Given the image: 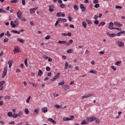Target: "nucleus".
Listing matches in <instances>:
<instances>
[{
	"instance_id": "obj_1",
	"label": "nucleus",
	"mask_w": 125,
	"mask_h": 125,
	"mask_svg": "<svg viewBox=\"0 0 125 125\" xmlns=\"http://www.w3.org/2000/svg\"><path fill=\"white\" fill-rule=\"evenodd\" d=\"M18 19H17L16 20H15L14 21V23H13V21H11L10 24L12 26V28H16V27L18 26V25H19V23H18Z\"/></svg>"
},
{
	"instance_id": "obj_2",
	"label": "nucleus",
	"mask_w": 125,
	"mask_h": 125,
	"mask_svg": "<svg viewBox=\"0 0 125 125\" xmlns=\"http://www.w3.org/2000/svg\"><path fill=\"white\" fill-rule=\"evenodd\" d=\"M86 119L87 122H89L90 123H92V122H94V121H95V120H96L97 118H96V117L95 116H92L91 117H86Z\"/></svg>"
},
{
	"instance_id": "obj_3",
	"label": "nucleus",
	"mask_w": 125,
	"mask_h": 125,
	"mask_svg": "<svg viewBox=\"0 0 125 125\" xmlns=\"http://www.w3.org/2000/svg\"><path fill=\"white\" fill-rule=\"evenodd\" d=\"M74 118H75L74 117V116L71 115L69 117H64L62 119V121L63 122H67V121H72V120H73V119H74Z\"/></svg>"
},
{
	"instance_id": "obj_4",
	"label": "nucleus",
	"mask_w": 125,
	"mask_h": 125,
	"mask_svg": "<svg viewBox=\"0 0 125 125\" xmlns=\"http://www.w3.org/2000/svg\"><path fill=\"white\" fill-rule=\"evenodd\" d=\"M58 43H60V44H65L66 46H69V43L66 41H58Z\"/></svg>"
},
{
	"instance_id": "obj_5",
	"label": "nucleus",
	"mask_w": 125,
	"mask_h": 125,
	"mask_svg": "<svg viewBox=\"0 0 125 125\" xmlns=\"http://www.w3.org/2000/svg\"><path fill=\"white\" fill-rule=\"evenodd\" d=\"M7 74V67H4V69L2 74V79H4Z\"/></svg>"
},
{
	"instance_id": "obj_6",
	"label": "nucleus",
	"mask_w": 125,
	"mask_h": 125,
	"mask_svg": "<svg viewBox=\"0 0 125 125\" xmlns=\"http://www.w3.org/2000/svg\"><path fill=\"white\" fill-rule=\"evenodd\" d=\"M54 8H55V6L54 5H51L49 6V10L51 13L54 11Z\"/></svg>"
},
{
	"instance_id": "obj_7",
	"label": "nucleus",
	"mask_w": 125,
	"mask_h": 125,
	"mask_svg": "<svg viewBox=\"0 0 125 125\" xmlns=\"http://www.w3.org/2000/svg\"><path fill=\"white\" fill-rule=\"evenodd\" d=\"M59 76H60V73L58 72L57 73V75L55 76L53 78L51 79V82H54V81L59 78Z\"/></svg>"
},
{
	"instance_id": "obj_8",
	"label": "nucleus",
	"mask_w": 125,
	"mask_h": 125,
	"mask_svg": "<svg viewBox=\"0 0 125 125\" xmlns=\"http://www.w3.org/2000/svg\"><path fill=\"white\" fill-rule=\"evenodd\" d=\"M116 44L118 45V46H120V47H123L125 44H124V43L121 41H118L116 42Z\"/></svg>"
},
{
	"instance_id": "obj_9",
	"label": "nucleus",
	"mask_w": 125,
	"mask_h": 125,
	"mask_svg": "<svg viewBox=\"0 0 125 125\" xmlns=\"http://www.w3.org/2000/svg\"><path fill=\"white\" fill-rule=\"evenodd\" d=\"M113 26H114V23L113 22H110L108 26V29H110V30H114L115 27H113Z\"/></svg>"
},
{
	"instance_id": "obj_10",
	"label": "nucleus",
	"mask_w": 125,
	"mask_h": 125,
	"mask_svg": "<svg viewBox=\"0 0 125 125\" xmlns=\"http://www.w3.org/2000/svg\"><path fill=\"white\" fill-rule=\"evenodd\" d=\"M93 94H88L86 95H84L82 97V99H84L86 98H88V97H90L91 96H92Z\"/></svg>"
},
{
	"instance_id": "obj_11",
	"label": "nucleus",
	"mask_w": 125,
	"mask_h": 125,
	"mask_svg": "<svg viewBox=\"0 0 125 125\" xmlns=\"http://www.w3.org/2000/svg\"><path fill=\"white\" fill-rule=\"evenodd\" d=\"M37 9H38V8L35 7L34 8L30 9L29 10V11L31 14H33V13H35V12H36V10H37Z\"/></svg>"
},
{
	"instance_id": "obj_12",
	"label": "nucleus",
	"mask_w": 125,
	"mask_h": 125,
	"mask_svg": "<svg viewBox=\"0 0 125 125\" xmlns=\"http://www.w3.org/2000/svg\"><path fill=\"white\" fill-rule=\"evenodd\" d=\"M17 17L19 18V19H21V17L22 16V12L20 11H18L17 13Z\"/></svg>"
},
{
	"instance_id": "obj_13",
	"label": "nucleus",
	"mask_w": 125,
	"mask_h": 125,
	"mask_svg": "<svg viewBox=\"0 0 125 125\" xmlns=\"http://www.w3.org/2000/svg\"><path fill=\"white\" fill-rule=\"evenodd\" d=\"M14 53H17L20 52V50H19V48L18 47L16 46L13 50Z\"/></svg>"
},
{
	"instance_id": "obj_14",
	"label": "nucleus",
	"mask_w": 125,
	"mask_h": 125,
	"mask_svg": "<svg viewBox=\"0 0 125 125\" xmlns=\"http://www.w3.org/2000/svg\"><path fill=\"white\" fill-rule=\"evenodd\" d=\"M48 121L50 122L51 124H54V125H56V121H54L52 118H48Z\"/></svg>"
},
{
	"instance_id": "obj_15",
	"label": "nucleus",
	"mask_w": 125,
	"mask_h": 125,
	"mask_svg": "<svg viewBox=\"0 0 125 125\" xmlns=\"http://www.w3.org/2000/svg\"><path fill=\"white\" fill-rule=\"evenodd\" d=\"M42 111L43 113H46L47 112V107H43L42 108Z\"/></svg>"
},
{
	"instance_id": "obj_16",
	"label": "nucleus",
	"mask_w": 125,
	"mask_h": 125,
	"mask_svg": "<svg viewBox=\"0 0 125 125\" xmlns=\"http://www.w3.org/2000/svg\"><path fill=\"white\" fill-rule=\"evenodd\" d=\"M58 20L60 22H67V19L59 18Z\"/></svg>"
},
{
	"instance_id": "obj_17",
	"label": "nucleus",
	"mask_w": 125,
	"mask_h": 125,
	"mask_svg": "<svg viewBox=\"0 0 125 125\" xmlns=\"http://www.w3.org/2000/svg\"><path fill=\"white\" fill-rule=\"evenodd\" d=\"M82 26L85 29L86 28V27H87V25L86 24V22H85V21H83L82 22Z\"/></svg>"
},
{
	"instance_id": "obj_18",
	"label": "nucleus",
	"mask_w": 125,
	"mask_h": 125,
	"mask_svg": "<svg viewBox=\"0 0 125 125\" xmlns=\"http://www.w3.org/2000/svg\"><path fill=\"white\" fill-rule=\"evenodd\" d=\"M17 41L19 42H21V43H25V40L21 39L20 38H18Z\"/></svg>"
},
{
	"instance_id": "obj_19",
	"label": "nucleus",
	"mask_w": 125,
	"mask_h": 125,
	"mask_svg": "<svg viewBox=\"0 0 125 125\" xmlns=\"http://www.w3.org/2000/svg\"><path fill=\"white\" fill-rule=\"evenodd\" d=\"M88 124V121L87 120H84L81 123V125H87Z\"/></svg>"
},
{
	"instance_id": "obj_20",
	"label": "nucleus",
	"mask_w": 125,
	"mask_h": 125,
	"mask_svg": "<svg viewBox=\"0 0 125 125\" xmlns=\"http://www.w3.org/2000/svg\"><path fill=\"white\" fill-rule=\"evenodd\" d=\"M122 64V61H118L117 62H115V65L116 66H121V64Z\"/></svg>"
},
{
	"instance_id": "obj_21",
	"label": "nucleus",
	"mask_w": 125,
	"mask_h": 125,
	"mask_svg": "<svg viewBox=\"0 0 125 125\" xmlns=\"http://www.w3.org/2000/svg\"><path fill=\"white\" fill-rule=\"evenodd\" d=\"M11 33H13L14 34H18V35L20 34V32L17 30H11Z\"/></svg>"
},
{
	"instance_id": "obj_22",
	"label": "nucleus",
	"mask_w": 125,
	"mask_h": 125,
	"mask_svg": "<svg viewBox=\"0 0 125 125\" xmlns=\"http://www.w3.org/2000/svg\"><path fill=\"white\" fill-rule=\"evenodd\" d=\"M60 4H61L60 7L61 8H65V7H66V5L63 4L62 2V3H60Z\"/></svg>"
},
{
	"instance_id": "obj_23",
	"label": "nucleus",
	"mask_w": 125,
	"mask_h": 125,
	"mask_svg": "<svg viewBox=\"0 0 125 125\" xmlns=\"http://www.w3.org/2000/svg\"><path fill=\"white\" fill-rule=\"evenodd\" d=\"M42 75V70L40 69L38 71V76L39 77H41Z\"/></svg>"
},
{
	"instance_id": "obj_24",
	"label": "nucleus",
	"mask_w": 125,
	"mask_h": 125,
	"mask_svg": "<svg viewBox=\"0 0 125 125\" xmlns=\"http://www.w3.org/2000/svg\"><path fill=\"white\" fill-rule=\"evenodd\" d=\"M12 63H13L12 61H8V64H9V68H11V66H12Z\"/></svg>"
},
{
	"instance_id": "obj_25",
	"label": "nucleus",
	"mask_w": 125,
	"mask_h": 125,
	"mask_svg": "<svg viewBox=\"0 0 125 125\" xmlns=\"http://www.w3.org/2000/svg\"><path fill=\"white\" fill-rule=\"evenodd\" d=\"M68 66H69V63H68V62H65L64 70H67Z\"/></svg>"
},
{
	"instance_id": "obj_26",
	"label": "nucleus",
	"mask_w": 125,
	"mask_h": 125,
	"mask_svg": "<svg viewBox=\"0 0 125 125\" xmlns=\"http://www.w3.org/2000/svg\"><path fill=\"white\" fill-rule=\"evenodd\" d=\"M73 7H74V9H75L76 11L79 10V7L77 5L74 4Z\"/></svg>"
},
{
	"instance_id": "obj_27",
	"label": "nucleus",
	"mask_w": 125,
	"mask_h": 125,
	"mask_svg": "<svg viewBox=\"0 0 125 125\" xmlns=\"http://www.w3.org/2000/svg\"><path fill=\"white\" fill-rule=\"evenodd\" d=\"M73 51H74V50L71 49L67 50L66 51V52H67V53H73Z\"/></svg>"
},
{
	"instance_id": "obj_28",
	"label": "nucleus",
	"mask_w": 125,
	"mask_h": 125,
	"mask_svg": "<svg viewBox=\"0 0 125 125\" xmlns=\"http://www.w3.org/2000/svg\"><path fill=\"white\" fill-rule=\"evenodd\" d=\"M12 112H9L7 113L8 117H13Z\"/></svg>"
},
{
	"instance_id": "obj_29",
	"label": "nucleus",
	"mask_w": 125,
	"mask_h": 125,
	"mask_svg": "<svg viewBox=\"0 0 125 125\" xmlns=\"http://www.w3.org/2000/svg\"><path fill=\"white\" fill-rule=\"evenodd\" d=\"M12 118H14V119H16V118H18V114L16 113L13 114Z\"/></svg>"
},
{
	"instance_id": "obj_30",
	"label": "nucleus",
	"mask_w": 125,
	"mask_h": 125,
	"mask_svg": "<svg viewBox=\"0 0 125 125\" xmlns=\"http://www.w3.org/2000/svg\"><path fill=\"white\" fill-rule=\"evenodd\" d=\"M24 64L26 66V67H28V62H27V59H25L24 60Z\"/></svg>"
},
{
	"instance_id": "obj_31",
	"label": "nucleus",
	"mask_w": 125,
	"mask_h": 125,
	"mask_svg": "<svg viewBox=\"0 0 125 125\" xmlns=\"http://www.w3.org/2000/svg\"><path fill=\"white\" fill-rule=\"evenodd\" d=\"M55 108H57V109H60V108H62V107H61V105L59 104L55 105Z\"/></svg>"
},
{
	"instance_id": "obj_32",
	"label": "nucleus",
	"mask_w": 125,
	"mask_h": 125,
	"mask_svg": "<svg viewBox=\"0 0 125 125\" xmlns=\"http://www.w3.org/2000/svg\"><path fill=\"white\" fill-rule=\"evenodd\" d=\"M86 22L89 25L92 23L91 21L90 20H86Z\"/></svg>"
},
{
	"instance_id": "obj_33",
	"label": "nucleus",
	"mask_w": 125,
	"mask_h": 125,
	"mask_svg": "<svg viewBox=\"0 0 125 125\" xmlns=\"http://www.w3.org/2000/svg\"><path fill=\"white\" fill-rule=\"evenodd\" d=\"M5 35L7 36V37H8V38H9V37H10L11 36L10 33H9V31H7L6 34H5Z\"/></svg>"
},
{
	"instance_id": "obj_34",
	"label": "nucleus",
	"mask_w": 125,
	"mask_h": 125,
	"mask_svg": "<svg viewBox=\"0 0 125 125\" xmlns=\"http://www.w3.org/2000/svg\"><path fill=\"white\" fill-rule=\"evenodd\" d=\"M116 36V34L113 33V34H109V37H110L111 38H114Z\"/></svg>"
},
{
	"instance_id": "obj_35",
	"label": "nucleus",
	"mask_w": 125,
	"mask_h": 125,
	"mask_svg": "<svg viewBox=\"0 0 125 125\" xmlns=\"http://www.w3.org/2000/svg\"><path fill=\"white\" fill-rule=\"evenodd\" d=\"M105 25V22L104 21H102L101 23H99V27H100V26H104Z\"/></svg>"
},
{
	"instance_id": "obj_36",
	"label": "nucleus",
	"mask_w": 125,
	"mask_h": 125,
	"mask_svg": "<svg viewBox=\"0 0 125 125\" xmlns=\"http://www.w3.org/2000/svg\"><path fill=\"white\" fill-rule=\"evenodd\" d=\"M24 112L26 115H28V114H29V109H28V108H25Z\"/></svg>"
},
{
	"instance_id": "obj_37",
	"label": "nucleus",
	"mask_w": 125,
	"mask_h": 125,
	"mask_svg": "<svg viewBox=\"0 0 125 125\" xmlns=\"http://www.w3.org/2000/svg\"><path fill=\"white\" fill-rule=\"evenodd\" d=\"M115 8L122 9L123 8V7H122V6L117 5L115 6Z\"/></svg>"
},
{
	"instance_id": "obj_38",
	"label": "nucleus",
	"mask_w": 125,
	"mask_h": 125,
	"mask_svg": "<svg viewBox=\"0 0 125 125\" xmlns=\"http://www.w3.org/2000/svg\"><path fill=\"white\" fill-rule=\"evenodd\" d=\"M100 6V5H99L98 3H96L94 5V7H95V8H98Z\"/></svg>"
},
{
	"instance_id": "obj_39",
	"label": "nucleus",
	"mask_w": 125,
	"mask_h": 125,
	"mask_svg": "<svg viewBox=\"0 0 125 125\" xmlns=\"http://www.w3.org/2000/svg\"><path fill=\"white\" fill-rule=\"evenodd\" d=\"M4 83H5V82H4V81H1L0 82V87L2 86V85H3V84H4Z\"/></svg>"
},
{
	"instance_id": "obj_40",
	"label": "nucleus",
	"mask_w": 125,
	"mask_h": 125,
	"mask_svg": "<svg viewBox=\"0 0 125 125\" xmlns=\"http://www.w3.org/2000/svg\"><path fill=\"white\" fill-rule=\"evenodd\" d=\"M57 17H61V12L57 13Z\"/></svg>"
},
{
	"instance_id": "obj_41",
	"label": "nucleus",
	"mask_w": 125,
	"mask_h": 125,
	"mask_svg": "<svg viewBox=\"0 0 125 125\" xmlns=\"http://www.w3.org/2000/svg\"><path fill=\"white\" fill-rule=\"evenodd\" d=\"M32 83L33 86L34 87H37V86L38 85V84L37 83Z\"/></svg>"
},
{
	"instance_id": "obj_42",
	"label": "nucleus",
	"mask_w": 125,
	"mask_h": 125,
	"mask_svg": "<svg viewBox=\"0 0 125 125\" xmlns=\"http://www.w3.org/2000/svg\"><path fill=\"white\" fill-rule=\"evenodd\" d=\"M74 41H73V40H70L69 41V42H68V46L69 45H70V44H71V43H73V42Z\"/></svg>"
},
{
	"instance_id": "obj_43",
	"label": "nucleus",
	"mask_w": 125,
	"mask_h": 125,
	"mask_svg": "<svg viewBox=\"0 0 125 125\" xmlns=\"http://www.w3.org/2000/svg\"><path fill=\"white\" fill-rule=\"evenodd\" d=\"M4 98V99L9 100V99H10V96H5Z\"/></svg>"
},
{
	"instance_id": "obj_44",
	"label": "nucleus",
	"mask_w": 125,
	"mask_h": 125,
	"mask_svg": "<svg viewBox=\"0 0 125 125\" xmlns=\"http://www.w3.org/2000/svg\"><path fill=\"white\" fill-rule=\"evenodd\" d=\"M8 41H9V39L8 38H5L4 39V42L5 43V42H8Z\"/></svg>"
},
{
	"instance_id": "obj_45",
	"label": "nucleus",
	"mask_w": 125,
	"mask_h": 125,
	"mask_svg": "<svg viewBox=\"0 0 125 125\" xmlns=\"http://www.w3.org/2000/svg\"><path fill=\"white\" fill-rule=\"evenodd\" d=\"M17 1H18V0H12L11 1V3H16V2H17Z\"/></svg>"
},
{
	"instance_id": "obj_46",
	"label": "nucleus",
	"mask_w": 125,
	"mask_h": 125,
	"mask_svg": "<svg viewBox=\"0 0 125 125\" xmlns=\"http://www.w3.org/2000/svg\"><path fill=\"white\" fill-rule=\"evenodd\" d=\"M64 88H65L66 89H69L70 88V86H69V85H64Z\"/></svg>"
},
{
	"instance_id": "obj_47",
	"label": "nucleus",
	"mask_w": 125,
	"mask_h": 125,
	"mask_svg": "<svg viewBox=\"0 0 125 125\" xmlns=\"http://www.w3.org/2000/svg\"><path fill=\"white\" fill-rule=\"evenodd\" d=\"M30 99H31V96H29L26 100V103H29V102H30Z\"/></svg>"
},
{
	"instance_id": "obj_48",
	"label": "nucleus",
	"mask_w": 125,
	"mask_h": 125,
	"mask_svg": "<svg viewBox=\"0 0 125 125\" xmlns=\"http://www.w3.org/2000/svg\"><path fill=\"white\" fill-rule=\"evenodd\" d=\"M22 115H23V112H22V111H20V112L18 114L19 117H21V116H22Z\"/></svg>"
},
{
	"instance_id": "obj_49",
	"label": "nucleus",
	"mask_w": 125,
	"mask_h": 125,
	"mask_svg": "<svg viewBox=\"0 0 125 125\" xmlns=\"http://www.w3.org/2000/svg\"><path fill=\"white\" fill-rule=\"evenodd\" d=\"M90 73H91V74H97V72H96V71H93V70H91V71H90Z\"/></svg>"
},
{
	"instance_id": "obj_50",
	"label": "nucleus",
	"mask_w": 125,
	"mask_h": 125,
	"mask_svg": "<svg viewBox=\"0 0 125 125\" xmlns=\"http://www.w3.org/2000/svg\"><path fill=\"white\" fill-rule=\"evenodd\" d=\"M94 24H95V25H98V24H99V21L97 20H96L94 21Z\"/></svg>"
},
{
	"instance_id": "obj_51",
	"label": "nucleus",
	"mask_w": 125,
	"mask_h": 125,
	"mask_svg": "<svg viewBox=\"0 0 125 125\" xmlns=\"http://www.w3.org/2000/svg\"><path fill=\"white\" fill-rule=\"evenodd\" d=\"M80 8H81V9H83V8H85V7L83 5V4H81L80 5Z\"/></svg>"
},
{
	"instance_id": "obj_52",
	"label": "nucleus",
	"mask_w": 125,
	"mask_h": 125,
	"mask_svg": "<svg viewBox=\"0 0 125 125\" xmlns=\"http://www.w3.org/2000/svg\"><path fill=\"white\" fill-rule=\"evenodd\" d=\"M121 35H122L121 34V33L118 32L115 34V36H116V37H121Z\"/></svg>"
},
{
	"instance_id": "obj_53",
	"label": "nucleus",
	"mask_w": 125,
	"mask_h": 125,
	"mask_svg": "<svg viewBox=\"0 0 125 125\" xmlns=\"http://www.w3.org/2000/svg\"><path fill=\"white\" fill-rule=\"evenodd\" d=\"M50 39V35H47L45 37V40H49Z\"/></svg>"
},
{
	"instance_id": "obj_54",
	"label": "nucleus",
	"mask_w": 125,
	"mask_h": 125,
	"mask_svg": "<svg viewBox=\"0 0 125 125\" xmlns=\"http://www.w3.org/2000/svg\"><path fill=\"white\" fill-rule=\"evenodd\" d=\"M64 83V81H62L59 83V85H63Z\"/></svg>"
},
{
	"instance_id": "obj_55",
	"label": "nucleus",
	"mask_w": 125,
	"mask_h": 125,
	"mask_svg": "<svg viewBox=\"0 0 125 125\" xmlns=\"http://www.w3.org/2000/svg\"><path fill=\"white\" fill-rule=\"evenodd\" d=\"M95 123H96V124H100V120H99V119H97L96 120Z\"/></svg>"
},
{
	"instance_id": "obj_56",
	"label": "nucleus",
	"mask_w": 125,
	"mask_h": 125,
	"mask_svg": "<svg viewBox=\"0 0 125 125\" xmlns=\"http://www.w3.org/2000/svg\"><path fill=\"white\" fill-rule=\"evenodd\" d=\"M94 19L95 20H97V19H98V16H97V15H95L94 17Z\"/></svg>"
},
{
	"instance_id": "obj_57",
	"label": "nucleus",
	"mask_w": 125,
	"mask_h": 125,
	"mask_svg": "<svg viewBox=\"0 0 125 125\" xmlns=\"http://www.w3.org/2000/svg\"><path fill=\"white\" fill-rule=\"evenodd\" d=\"M22 3L23 5H26V2L25 0H22Z\"/></svg>"
},
{
	"instance_id": "obj_58",
	"label": "nucleus",
	"mask_w": 125,
	"mask_h": 125,
	"mask_svg": "<svg viewBox=\"0 0 125 125\" xmlns=\"http://www.w3.org/2000/svg\"><path fill=\"white\" fill-rule=\"evenodd\" d=\"M114 30H117V31H122V28H114Z\"/></svg>"
},
{
	"instance_id": "obj_59",
	"label": "nucleus",
	"mask_w": 125,
	"mask_h": 125,
	"mask_svg": "<svg viewBox=\"0 0 125 125\" xmlns=\"http://www.w3.org/2000/svg\"><path fill=\"white\" fill-rule=\"evenodd\" d=\"M93 3L94 4L98 3V0H93Z\"/></svg>"
},
{
	"instance_id": "obj_60",
	"label": "nucleus",
	"mask_w": 125,
	"mask_h": 125,
	"mask_svg": "<svg viewBox=\"0 0 125 125\" xmlns=\"http://www.w3.org/2000/svg\"><path fill=\"white\" fill-rule=\"evenodd\" d=\"M59 21H60L59 20L57 21L55 24V26H57V25H58V24L59 23Z\"/></svg>"
},
{
	"instance_id": "obj_61",
	"label": "nucleus",
	"mask_w": 125,
	"mask_h": 125,
	"mask_svg": "<svg viewBox=\"0 0 125 125\" xmlns=\"http://www.w3.org/2000/svg\"><path fill=\"white\" fill-rule=\"evenodd\" d=\"M99 53H100V54L103 55V54H104V53H105V51H102L99 52Z\"/></svg>"
},
{
	"instance_id": "obj_62",
	"label": "nucleus",
	"mask_w": 125,
	"mask_h": 125,
	"mask_svg": "<svg viewBox=\"0 0 125 125\" xmlns=\"http://www.w3.org/2000/svg\"><path fill=\"white\" fill-rule=\"evenodd\" d=\"M4 36V33H2L0 34V38H1L2 37H3Z\"/></svg>"
},
{
	"instance_id": "obj_63",
	"label": "nucleus",
	"mask_w": 125,
	"mask_h": 125,
	"mask_svg": "<svg viewBox=\"0 0 125 125\" xmlns=\"http://www.w3.org/2000/svg\"><path fill=\"white\" fill-rule=\"evenodd\" d=\"M51 75H52L51 72H49L47 73L48 77H51Z\"/></svg>"
},
{
	"instance_id": "obj_64",
	"label": "nucleus",
	"mask_w": 125,
	"mask_h": 125,
	"mask_svg": "<svg viewBox=\"0 0 125 125\" xmlns=\"http://www.w3.org/2000/svg\"><path fill=\"white\" fill-rule=\"evenodd\" d=\"M1 12H6L5 11H4V10L3 9H0V13Z\"/></svg>"
}]
</instances>
